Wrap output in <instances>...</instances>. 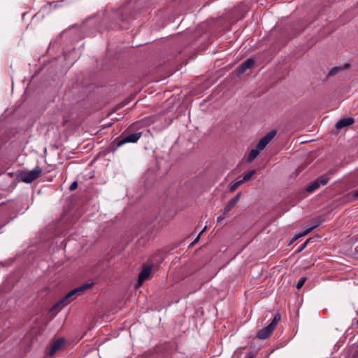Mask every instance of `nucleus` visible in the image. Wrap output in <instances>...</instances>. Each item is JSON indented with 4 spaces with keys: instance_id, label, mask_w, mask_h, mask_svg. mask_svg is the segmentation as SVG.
I'll list each match as a JSON object with an SVG mask.
<instances>
[{
    "instance_id": "1",
    "label": "nucleus",
    "mask_w": 358,
    "mask_h": 358,
    "mask_svg": "<svg viewBox=\"0 0 358 358\" xmlns=\"http://www.w3.org/2000/svg\"><path fill=\"white\" fill-rule=\"evenodd\" d=\"M93 285V283H85L81 286H79L70 292H69L64 296L60 299L52 307V309H56L59 308L60 309L63 308L66 306H67L71 301L73 300V296L75 295L79 294L82 292L90 288Z\"/></svg>"
},
{
    "instance_id": "2",
    "label": "nucleus",
    "mask_w": 358,
    "mask_h": 358,
    "mask_svg": "<svg viewBox=\"0 0 358 358\" xmlns=\"http://www.w3.org/2000/svg\"><path fill=\"white\" fill-rule=\"evenodd\" d=\"M280 314L276 313L274 317L273 318L271 322L268 326L264 327L257 332L256 338L261 340H264L268 338L273 331V330L275 329V328L276 327L277 324L280 320Z\"/></svg>"
},
{
    "instance_id": "3",
    "label": "nucleus",
    "mask_w": 358,
    "mask_h": 358,
    "mask_svg": "<svg viewBox=\"0 0 358 358\" xmlns=\"http://www.w3.org/2000/svg\"><path fill=\"white\" fill-rule=\"evenodd\" d=\"M41 173L42 169L39 166H36L31 171L22 172L20 175V179L25 183H31L37 179Z\"/></svg>"
},
{
    "instance_id": "4",
    "label": "nucleus",
    "mask_w": 358,
    "mask_h": 358,
    "mask_svg": "<svg viewBox=\"0 0 358 358\" xmlns=\"http://www.w3.org/2000/svg\"><path fill=\"white\" fill-rule=\"evenodd\" d=\"M329 180V177L327 175H323L311 182L306 188V192L310 193L319 189L320 186L325 185Z\"/></svg>"
},
{
    "instance_id": "5",
    "label": "nucleus",
    "mask_w": 358,
    "mask_h": 358,
    "mask_svg": "<svg viewBox=\"0 0 358 358\" xmlns=\"http://www.w3.org/2000/svg\"><path fill=\"white\" fill-rule=\"evenodd\" d=\"M276 131L272 130L268 134H266L263 138H262L259 141L256 145V147L259 149L261 151L263 150L266 146L273 139V138L276 135Z\"/></svg>"
},
{
    "instance_id": "6",
    "label": "nucleus",
    "mask_w": 358,
    "mask_h": 358,
    "mask_svg": "<svg viewBox=\"0 0 358 358\" xmlns=\"http://www.w3.org/2000/svg\"><path fill=\"white\" fill-rule=\"evenodd\" d=\"M152 271V266H147L143 268L138 275V281L136 287L141 286L143 282L149 278Z\"/></svg>"
},
{
    "instance_id": "7",
    "label": "nucleus",
    "mask_w": 358,
    "mask_h": 358,
    "mask_svg": "<svg viewBox=\"0 0 358 358\" xmlns=\"http://www.w3.org/2000/svg\"><path fill=\"white\" fill-rule=\"evenodd\" d=\"M142 136V132H136L131 134L127 135L124 138H123L117 144L118 146H120L127 143H136L139 138Z\"/></svg>"
},
{
    "instance_id": "8",
    "label": "nucleus",
    "mask_w": 358,
    "mask_h": 358,
    "mask_svg": "<svg viewBox=\"0 0 358 358\" xmlns=\"http://www.w3.org/2000/svg\"><path fill=\"white\" fill-rule=\"evenodd\" d=\"M255 64V59L249 58L243 62L237 69L238 75L243 74L245 71L253 67Z\"/></svg>"
},
{
    "instance_id": "9",
    "label": "nucleus",
    "mask_w": 358,
    "mask_h": 358,
    "mask_svg": "<svg viewBox=\"0 0 358 358\" xmlns=\"http://www.w3.org/2000/svg\"><path fill=\"white\" fill-rule=\"evenodd\" d=\"M324 221V220H319L318 222H317V223H315L314 225H313L312 227L306 229V230H304L303 231L298 234H296L294 236V237L293 238L292 241H291V243L295 241L296 240H297L298 238H301V237H303L306 235H307L308 234H309L310 232H311L313 229H315V228H317L318 226H320V224Z\"/></svg>"
},
{
    "instance_id": "10",
    "label": "nucleus",
    "mask_w": 358,
    "mask_h": 358,
    "mask_svg": "<svg viewBox=\"0 0 358 358\" xmlns=\"http://www.w3.org/2000/svg\"><path fill=\"white\" fill-rule=\"evenodd\" d=\"M355 122V119L352 117H345L340 119L336 124V129H342L345 127L352 125Z\"/></svg>"
},
{
    "instance_id": "11",
    "label": "nucleus",
    "mask_w": 358,
    "mask_h": 358,
    "mask_svg": "<svg viewBox=\"0 0 358 358\" xmlns=\"http://www.w3.org/2000/svg\"><path fill=\"white\" fill-rule=\"evenodd\" d=\"M64 339L59 338L55 341L50 347L49 355L52 356L64 344Z\"/></svg>"
},
{
    "instance_id": "12",
    "label": "nucleus",
    "mask_w": 358,
    "mask_h": 358,
    "mask_svg": "<svg viewBox=\"0 0 358 358\" xmlns=\"http://www.w3.org/2000/svg\"><path fill=\"white\" fill-rule=\"evenodd\" d=\"M260 152H261V150L255 146V148L254 149L250 150V152L248 155V159H247L248 162H251L254 159H255L259 155Z\"/></svg>"
},
{
    "instance_id": "13",
    "label": "nucleus",
    "mask_w": 358,
    "mask_h": 358,
    "mask_svg": "<svg viewBox=\"0 0 358 358\" xmlns=\"http://www.w3.org/2000/svg\"><path fill=\"white\" fill-rule=\"evenodd\" d=\"M255 173V170L250 171L249 172L246 173L243 176V180L244 182H247V181L250 180L252 178V177L254 176Z\"/></svg>"
},
{
    "instance_id": "14",
    "label": "nucleus",
    "mask_w": 358,
    "mask_h": 358,
    "mask_svg": "<svg viewBox=\"0 0 358 358\" xmlns=\"http://www.w3.org/2000/svg\"><path fill=\"white\" fill-rule=\"evenodd\" d=\"M311 240V238H308L303 243H302L296 250V253L301 252L302 250H303L306 246L308 242Z\"/></svg>"
},
{
    "instance_id": "15",
    "label": "nucleus",
    "mask_w": 358,
    "mask_h": 358,
    "mask_svg": "<svg viewBox=\"0 0 358 358\" xmlns=\"http://www.w3.org/2000/svg\"><path fill=\"white\" fill-rule=\"evenodd\" d=\"M306 280V278H305V277L301 278L299 280V281L296 285V289H301L302 287V286L304 285Z\"/></svg>"
},
{
    "instance_id": "16",
    "label": "nucleus",
    "mask_w": 358,
    "mask_h": 358,
    "mask_svg": "<svg viewBox=\"0 0 358 358\" xmlns=\"http://www.w3.org/2000/svg\"><path fill=\"white\" fill-rule=\"evenodd\" d=\"M234 207V206H232L230 203L228 202L223 210L224 214H227V213H229Z\"/></svg>"
},
{
    "instance_id": "17",
    "label": "nucleus",
    "mask_w": 358,
    "mask_h": 358,
    "mask_svg": "<svg viewBox=\"0 0 358 358\" xmlns=\"http://www.w3.org/2000/svg\"><path fill=\"white\" fill-rule=\"evenodd\" d=\"M238 187V185L236 182H234L230 185L229 190L230 192H233L237 189Z\"/></svg>"
},
{
    "instance_id": "18",
    "label": "nucleus",
    "mask_w": 358,
    "mask_h": 358,
    "mask_svg": "<svg viewBox=\"0 0 358 358\" xmlns=\"http://www.w3.org/2000/svg\"><path fill=\"white\" fill-rule=\"evenodd\" d=\"M339 69H340V68H338V67H334V68H332L330 70L329 75V76L334 75Z\"/></svg>"
},
{
    "instance_id": "19",
    "label": "nucleus",
    "mask_w": 358,
    "mask_h": 358,
    "mask_svg": "<svg viewBox=\"0 0 358 358\" xmlns=\"http://www.w3.org/2000/svg\"><path fill=\"white\" fill-rule=\"evenodd\" d=\"M77 187H78V183H77L76 181H74L69 186V189L71 191L74 190V189H76L77 188Z\"/></svg>"
},
{
    "instance_id": "20",
    "label": "nucleus",
    "mask_w": 358,
    "mask_h": 358,
    "mask_svg": "<svg viewBox=\"0 0 358 358\" xmlns=\"http://www.w3.org/2000/svg\"><path fill=\"white\" fill-rule=\"evenodd\" d=\"M225 215L226 214H224V212H223L222 215H220V216H218L217 217V222H220V221L223 220L224 219Z\"/></svg>"
},
{
    "instance_id": "21",
    "label": "nucleus",
    "mask_w": 358,
    "mask_h": 358,
    "mask_svg": "<svg viewBox=\"0 0 358 358\" xmlns=\"http://www.w3.org/2000/svg\"><path fill=\"white\" fill-rule=\"evenodd\" d=\"M241 192H238L235 196H234L232 199L235 201H238L241 197Z\"/></svg>"
},
{
    "instance_id": "22",
    "label": "nucleus",
    "mask_w": 358,
    "mask_h": 358,
    "mask_svg": "<svg viewBox=\"0 0 358 358\" xmlns=\"http://www.w3.org/2000/svg\"><path fill=\"white\" fill-rule=\"evenodd\" d=\"M200 234H199L196 238L194 239V241L191 243V245H194L197 241H199V238H200Z\"/></svg>"
},
{
    "instance_id": "23",
    "label": "nucleus",
    "mask_w": 358,
    "mask_h": 358,
    "mask_svg": "<svg viewBox=\"0 0 358 358\" xmlns=\"http://www.w3.org/2000/svg\"><path fill=\"white\" fill-rule=\"evenodd\" d=\"M352 194H353V196H354V197L358 198V189H355V190L352 192Z\"/></svg>"
},
{
    "instance_id": "24",
    "label": "nucleus",
    "mask_w": 358,
    "mask_h": 358,
    "mask_svg": "<svg viewBox=\"0 0 358 358\" xmlns=\"http://www.w3.org/2000/svg\"><path fill=\"white\" fill-rule=\"evenodd\" d=\"M228 202L230 203L234 206L236 203V201H235L233 199H231Z\"/></svg>"
},
{
    "instance_id": "25",
    "label": "nucleus",
    "mask_w": 358,
    "mask_h": 358,
    "mask_svg": "<svg viewBox=\"0 0 358 358\" xmlns=\"http://www.w3.org/2000/svg\"><path fill=\"white\" fill-rule=\"evenodd\" d=\"M246 358H254V355L252 352H250L249 354H248L247 355V357Z\"/></svg>"
},
{
    "instance_id": "26",
    "label": "nucleus",
    "mask_w": 358,
    "mask_h": 358,
    "mask_svg": "<svg viewBox=\"0 0 358 358\" xmlns=\"http://www.w3.org/2000/svg\"><path fill=\"white\" fill-rule=\"evenodd\" d=\"M243 182H244V181L243 180V179L236 182V183L238 185V186H239L240 185H241Z\"/></svg>"
},
{
    "instance_id": "27",
    "label": "nucleus",
    "mask_w": 358,
    "mask_h": 358,
    "mask_svg": "<svg viewBox=\"0 0 358 358\" xmlns=\"http://www.w3.org/2000/svg\"><path fill=\"white\" fill-rule=\"evenodd\" d=\"M206 228H207V227H205L202 229V231L199 233V234L201 235L203 231H205L206 230Z\"/></svg>"
}]
</instances>
